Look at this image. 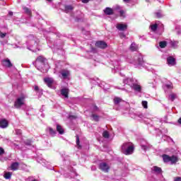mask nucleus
Masks as SVG:
<instances>
[{"label": "nucleus", "mask_w": 181, "mask_h": 181, "mask_svg": "<svg viewBox=\"0 0 181 181\" xmlns=\"http://www.w3.org/2000/svg\"><path fill=\"white\" fill-rule=\"evenodd\" d=\"M5 153V150L4 149V148L0 147V156H2V155H4Z\"/></svg>", "instance_id": "obj_41"}, {"label": "nucleus", "mask_w": 181, "mask_h": 181, "mask_svg": "<svg viewBox=\"0 0 181 181\" xmlns=\"http://www.w3.org/2000/svg\"><path fill=\"white\" fill-rule=\"evenodd\" d=\"M47 132H49V135H51V136H54V135H56V132L55 130H54L53 129H52V127H48L47 129Z\"/></svg>", "instance_id": "obj_24"}, {"label": "nucleus", "mask_w": 181, "mask_h": 181, "mask_svg": "<svg viewBox=\"0 0 181 181\" xmlns=\"http://www.w3.org/2000/svg\"><path fill=\"white\" fill-rule=\"evenodd\" d=\"M156 16L157 18H162V12H160V11L156 12Z\"/></svg>", "instance_id": "obj_39"}, {"label": "nucleus", "mask_w": 181, "mask_h": 181, "mask_svg": "<svg viewBox=\"0 0 181 181\" xmlns=\"http://www.w3.org/2000/svg\"><path fill=\"white\" fill-rule=\"evenodd\" d=\"M57 131L60 134V135H63V134H64V129L59 124L57 125Z\"/></svg>", "instance_id": "obj_23"}, {"label": "nucleus", "mask_w": 181, "mask_h": 181, "mask_svg": "<svg viewBox=\"0 0 181 181\" xmlns=\"http://www.w3.org/2000/svg\"><path fill=\"white\" fill-rule=\"evenodd\" d=\"M76 145L78 146V149H81V146L80 145V138L78 137V135L76 136Z\"/></svg>", "instance_id": "obj_29"}, {"label": "nucleus", "mask_w": 181, "mask_h": 181, "mask_svg": "<svg viewBox=\"0 0 181 181\" xmlns=\"http://www.w3.org/2000/svg\"><path fill=\"white\" fill-rule=\"evenodd\" d=\"M83 4H88L90 2V0H82Z\"/></svg>", "instance_id": "obj_47"}, {"label": "nucleus", "mask_w": 181, "mask_h": 181, "mask_svg": "<svg viewBox=\"0 0 181 181\" xmlns=\"http://www.w3.org/2000/svg\"><path fill=\"white\" fill-rule=\"evenodd\" d=\"M163 159L165 163H168L170 162L171 165H175V163H176L179 160V158H177V156H170L166 154L163 155Z\"/></svg>", "instance_id": "obj_3"}, {"label": "nucleus", "mask_w": 181, "mask_h": 181, "mask_svg": "<svg viewBox=\"0 0 181 181\" xmlns=\"http://www.w3.org/2000/svg\"><path fill=\"white\" fill-rule=\"evenodd\" d=\"M61 94L65 97V98H69V89L64 88L61 90Z\"/></svg>", "instance_id": "obj_19"}, {"label": "nucleus", "mask_w": 181, "mask_h": 181, "mask_svg": "<svg viewBox=\"0 0 181 181\" xmlns=\"http://www.w3.org/2000/svg\"><path fill=\"white\" fill-rule=\"evenodd\" d=\"M23 9L24 12L27 13V15H32V11L29 9L28 7H23Z\"/></svg>", "instance_id": "obj_28"}, {"label": "nucleus", "mask_w": 181, "mask_h": 181, "mask_svg": "<svg viewBox=\"0 0 181 181\" xmlns=\"http://www.w3.org/2000/svg\"><path fill=\"white\" fill-rule=\"evenodd\" d=\"M16 135H22V130L21 129H16Z\"/></svg>", "instance_id": "obj_43"}, {"label": "nucleus", "mask_w": 181, "mask_h": 181, "mask_svg": "<svg viewBox=\"0 0 181 181\" xmlns=\"http://www.w3.org/2000/svg\"><path fill=\"white\" fill-rule=\"evenodd\" d=\"M69 118H70V119H76V118H77V117L75 116V115H69Z\"/></svg>", "instance_id": "obj_45"}, {"label": "nucleus", "mask_w": 181, "mask_h": 181, "mask_svg": "<svg viewBox=\"0 0 181 181\" xmlns=\"http://www.w3.org/2000/svg\"><path fill=\"white\" fill-rule=\"evenodd\" d=\"M8 125H9V123L8 122V120H6V119H0V128H2L3 129L5 128H8Z\"/></svg>", "instance_id": "obj_10"}, {"label": "nucleus", "mask_w": 181, "mask_h": 181, "mask_svg": "<svg viewBox=\"0 0 181 181\" xmlns=\"http://www.w3.org/2000/svg\"><path fill=\"white\" fill-rule=\"evenodd\" d=\"M103 138H105L106 139H108L110 138V133L107 131L103 132Z\"/></svg>", "instance_id": "obj_32"}, {"label": "nucleus", "mask_w": 181, "mask_h": 181, "mask_svg": "<svg viewBox=\"0 0 181 181\" xmlns=\"http://www.w3.org/2000/svg\"><path fill=\"white\" fill-rule=\"evenodd\" d=\"M141 149H143V151H148V149H150L151 146H149L148 144V143H146L145 144H144L143 142L141 143Z\"/></svg>", "instance_id": "obj_22"}, {"label": "nucleus", "mask_w": 181, "mask_h": 181, "mask_svg": "<svg viewBox=\"0 0 181 181\" xmlns=\"http://www.w3.org/2000/svg\"><path fill=\"white\" fill-rule=\"evenodd\" d=\"M178 123L181 124V117L178 119Z\"/></svg>", "instance_id": "obj_51"}, {"label": "nucleus", "mask_w": 181, "mask_h": 181, "mask_svg": "<svg viewBox=\"0 0 181 181\" xmlns=\"http://www.w3.org/2000/svg\"><path fill=\"white\" fill-rule=\"evenodd\" d=\"M132 90H134L136 93H141L142 91V87L138 83H133L132 85Z\"/></svg>", "instance_id": "obj_9"}, {"label": "nucleus", "mask_w": 181, "mask_h": 181, "mask_svg": "<svg viewBox=\"0 0 181 181\" xmlns=\"http://www.w3.org/2000/svg\"><path fill=\"white\" fill-rule=\"evenodd\" d=\"M8 15H9L10 16H12L13 15V12L9 11V12H8Z\"/></svg>", "instance_id": "obj_49"}, {"label": "nucleus", "mask_w": 181, "mask_h": 181, "mask_svg": "<svg viewBox=\"0 0 181 181\" xmlns=\"http://www.w3.org/2000/svg\"><path fill=\"white\" fill-rule=\"evenodd\" d=\"M35 66L38 70H42L45 66V58L42 56L38 57L35 61Z\"/></svg>", "instance_id": "obj_4"}, {"label": "nucleus", "mask_w": 181, "mask_h": 181, "mask_svg": "<svg viewBox=\"0 0 181 181\" xmlns=\"http://www.w3.org/2000/svg\"><path fill=\"white\" fill-rule=\"evenodd\" d=\"M48 2H52L53 0H47Z\"/></svg>", "instance_id": "obj_55"}, {"label": "nucleus", "mask_w": 181, "mask_h": 181, "mask_svg": "<svg viewBox=\"0 0 181 181\" xmlns=\"http://www.w3.org/2000/svg\"><path fill=\"white\" fill-rule=\"evenodd\" d=\"M172 47H176L177 46V42H171Z\"/></svg>", "instance_id": "obj_44"}, {"label": "nucleus", "mask_w": 181, "mask_h": 181, "mask_svg": "<svg viewBox=\"0 0 181 181\" xmlns=\"http://www.w3.org/2000/svg\"><path fill=\"white\" fill-rule=\"evenodd\" d=\"M2 63H3V66H4L5 67L11 68L13 66L9 59H3Z\"/></svg>", "instance_id": "obj_15"}, {"label": "nucleus", "mask_w": 181, "mask_h": 181, "mask_svg": "<svg viewBox=\"0 0 181 181\" xmlns=\"http://www.w3.org/2000/svg\"><path fill=\"white\" fill-rule=\"evenodd\" d=\"M27 49L31 50V52H36L37 45H39V39L33 35H29L28 37Z\"/></svg>", "instance_id": "obj_1"}, {"label": "nucleus", "mask_w": 181, "mask_h": 181, "mask_svg": "<svg viewBox=\"0 0 181 181\" xmlns=\"http://www.w3.org/2000/svg\"><path fill=\"white\" fill-rule=\"evenodd\" d=\"M138 47H136V44L135 43H132L131 46H130V49L132 50V52H136V50H137Z\"/></svg>", "instance_id": "obj_27"}, {"label": "nucleus", "mask_w": 181, "mask_h": 181, "mask_svg": "<svg viewBox=\"0 0 181 181\" xmlns=\"http://www.w3.org/2000/svg\"><path fill=\"white\" fill-rule=\"evenodd\" d=\"M25 104V96L18 98L14 102L15 108H21Z\"/></svg>", "instance_id": "obj_5"}, {"label": "nucleus", "mask_w": 181, "mask_h": 181, "mask_svg": "<svg viewBox=\"0 0 181 181\" xmlns=\"http://www.w3.org/2000/svg\"><path fill=\"white\" fill-rule=\"evenodd\" d=\"M35 91H39V86H35L34 88Z\"/></svg>", "instance_id": "obj_48"}, {"label": "nucleus", "mask_w": 181, "mask_h": 181, "mask_svg": "<svg viewBox=\"0 0 181 181\" xmlns=\"http://www.w3.org/2000/svg\"><path fill=\"white\" fill-rule=\"evenodd\" d=\"M150 29L153 32H156V30L158 29V24H153L150 26Z\"/></svg>", "instance_id": "obj_30"}, {"label": "nucleus", "mask_w": 181, "mask_h": 181, "mask_svg": "<svg viewBox=\"0 0 181 181\" xmlns=\"http://www.w3.org/2000/svg\"><path fill=\"white\" fill-rule=\"evenodd\" d=\"M134 144L132 143H124L122 146V152L124 155H132L134 153Z\"/></svg>", "instance_id": "obj_2"}, {"label": "nucleus", "mask_w": 181, "mask_h": 181, "mask_svg": "<svg viewBox=\"0 0 181 181\" xmlns=\"http://www.w3.org/2000/svg\"><path fill=\"white\" fill-rule=\"evenodd\" d=\"M116 9H119V6H117L116 7Z\"/></svg>", "instance_id": "obj_53"}, {"label": "nucleus", "mask_w": 181, "mask_h": 181, "mask_svg": "<svg viewBox=\"0 0 181 181\" xmlns=\"http://www.w3.org/2000/svg\"><path fill=\"white\" fill-rule=\"evenodd\" d=\"M168 46V42L166 41H160L159 42V47L161 48V49H165V47Z\"/></svg>", "instance_id": "obj_26"}, {"label": "nucleus", "mask_w": 181, "mask_h": 181, "mask_svg": "<svg viewBox=\"0 0 181 181\" xmlns=\"http://www.w3.org/2000/svg\"><path fill=\"white\" fill-rule=\"evenodd\" d=\"M167 64L168 66H175L176 64V59L173 57H167Z\"/></svg>", "instance_id": "obj_12"}, {"label": "nucleus", "mask_w": 181, "mask_h": 181, "mask_svg": "<svg viewBox=\"0 0 181 181\" xmlns=\"http://www.w3.org/2000/svg\"><path fill=\"white\" fill-rule=\"evenodd\" d=\"M122 37H125V35H124V34H122Z\"/></svg>", "instance_id": "obj_56"}, {"label": "nucleus", "mask_w": 181, "mask_h": 181, "mask_svg": "<svg viewBox=\"0 0 181 181\" xmlns=\"http://www.w3.org/2000/svg\"><path fill=\"white\" fill-rule=\"evenodd\" d=\"M74 9V7L71 5H65L64 12L65 13H69V12H71Z\"/></svg>", "instance_id": "obj_17"}, {"label": "nucleus", "mask_w": 181, "mask_h": 181, "mask_svg": "<svg viewBox=\"0 0 181 181\" xmlns=\"http://www.w3.org/2000/svg\"><path fill=\"white\" fill-rule=\"evenodd\" d=\"M10 168L11 170H18V168H19V163H13Z\"/></svg>", "instance_id": "obj_21"}, {"label": "nucleus", "mask_w": 181, "mask_h": 181, "mask_svg": "<svg viewBox=\"0 0 181 181\" xmlns=\"http://www.w3.org/2000/svg\"><path fill=\"white\" fill-rule=\"evenodd\" d=\"M116 28L118 30L124 31V30H127L128 25H127V24L118 23L116 25Z\"/></svg>", "instance_id": "obj_13"}, {"label": "nucleus", "mask_w": 181, "mask_h": 181, "mask_svg": "<svg viewBox=\"0 0 181 181\" xmlns=\"http://www.w3.org/2000/svg\"><path fill=\"white\" fill-rule=\"evenodd\" d=\"M175 32L177 35H180L181 34V31H180V26H177L175 28Z\"/></svg>", "instance_id": "obj_37"}, {"label": "nucleus", "mask_w": 181, "mask_h": 181, "mask_svg": "<svg viewBox=\"0 0 181 181\" xmlns=\"http://www.w3.org/2000/svg\"><path fill=\"white\" fill-rule=\"evenodd\" d=\"M122 101V99H121L119 98H114V103H115V105H118V104H119V103H121Z\"/></svg>", "instance_id": "obj_31"}, {"label": "nucleus", "mask_w": 181, "mask_h": 181, "mask_svg": "<svg viewBox=\"0 0 181 181\" xmlns=\"http://www.w3.org/2000/svg\"><path fill=\"white\" fill-rule=\"evenodd\" d=\"M104 12L105 15H112L114 13V10L110 7H107L105 10Z\"/></svg>", "instance_id": "obj_20"}, {"label": "nucleus", "mask_w": 181, "mask_h": 181, "mask_svg": "<svg viewBox=\"0 0 181 181\" xmlns=\"http://www.w3.org/2000/svg\"><path fill=\"white\" fill-rule=\"evenodd\" d=\"M92 118L94 119V121H98L99 117L97 115H92Z\"/></svg>", "instance_id": "obj_38"}, {"label": "nucleus", "mask_w": 181, "mask_h": 181, "mask_svg": "<svg viewBox=\"0 0 181 181\" xmlns=\"http://www.w3.org/2000/svg\"><path fill=\"white\" fill-rule=\"evenodd\" d=\"M174 181H181V177H177L174 178Z\"/></svg>", "instance_id": "obj_46"}, {"label": "nucleus", "mask_w": 181, "mask_h": 181, "mask_svg": "<svg viewBox=\"0 0 181 181\" xmlns=\"http://www.w3.org/2000/svg\"><path fill=\"white\" fill-rule=\"evenodd\" d=\"M120 13L122 15L124 13V11L121 10Z\"/></svg>", "instance_id": "obj_52"}, {"label": "nucleus", "mask_w": 181, "mask_h": 181, "mask_svg": "<svg viewBox=\"0 0 181 181\" xmlns=\"http://www.w3.org/2000/svg\"><path fill=\"white\" fill-rule=\"evenodd\" d=\"M25 145H28V146H30L32 145V141L31 140H26L25 141Z\"/></svg>", "instance_id": "obj_40"}, {"label": "nucleus", "mask_w": 181, "mask_h": 181, "mask_svg": "<svg viewBox=\"0 0 181 181\" xmlns=\"http://www.w3.org/2000/svg\"><path fill=\"white\" fill-rule=\"evenodd\" d=\"M59 74L62 76V78L64 80H66L70 77V71H69V69H62L59 71Z\"/></svg>", "instance_id": "obj_8"}, {"label": "nucleus", "mask_w": 181, "mask_h": 181, "mask_svg": "<svg viewBox=\"0 0 181 181\" xmlns=\"http://www.w3.org/2000/svg\"><path fill=\"white\" fill-rule=\"evenodd\" d=\"M44 81L49 88H52V84H53L54 80L52 78H44Z\"/></svg>", "instance_id": "obj_14"}, {"label": "nucleus", "mask_w": 181, "mask_h": 181, "mask_svg": "<svg viewBox=\"0 0 181 181\" xmlns=\"http://www.w3.org/2000/svg\"><path fill=\"white\" fill-rule=\"evenodd\" d=\"M11 176H12V173L8 172L4 174L5 179H11Z\"/></svg>", "instance_id": "obj_34"}, {"label": "nucleus", "mask_w": 181, "mask_h": 181, "mask_svg": "<svg viewBox=\"0 0 181 181\" xmlns=\"http://www.w3.org/2000/svg\"><path fill=\"white\" fill-rule=\"evenodd\" d=\"M124 84H127V86H129V87H132V86L134 84V79L131 78H127L123 80Z\"/></svg>", "instance_id": "obj_16"}, {"label": "nucleus", "mask_w": 181, "mask_h": 181, "mask_svg": "<svg viewBox=\"0 0 181 181\" xmlns=\"http://www.w3.org/2000/svg\"><path fill=\"white\" fill-rule=\"evenodd\" d=\"M141 104L144 108H146V109L148 108V102L146 100L142 101Z\"/></svg>", "instance_id": "obj_36"}, {"label": "nucleus", "mask_w": 181, "mask_h": 181, "mask_svg": "<svg viewBox=\"0 0 181 181\" xmlns=\"http://www.w3.org/2000/svg\"><path fill=\"white\" fill-rule=\"evenodd\" d=\"M5 36H6V33H2L0 31V37H1V39H4Z\"/></svg>", "instance_id": "obj_42"}, {"label": "nucleus", "mask_w": 181, "mask_h": 181, "mask_svg": "<svg viewBox=\"0 0 181 181\" xmlns=\"http://www.w3.org/2000/svg\"><path fill=\"white\" fill-rule=\"evenodd\" d=\"M144 63V57L141 54L136 55L134 57V61L133 62V64L136 66H142Z\"/></svg>", "instance_id": "obj_6"}, {"label": "nucleus", "mask_w": 181, "mask_h": 181, "mask_svg": "<svg viewBox=\"0 0 181 181\" xmlns=\"http://www.w3.org/2000/svg\"><path fill=\"white\" fill-rule=\"evenodd\" d=\"M150 87L155 88L156 87V81H153V82H149Z\"/></svg>", "instance_id": "obj_35"}, {"label": "nucleus", "mask_w": 181, "mask_h": 181, "mask_svg": "<svg viewBox=\"0 0 181 181\" xmlns=\"http://www.w3.org/2000/svg\"><path fill=\"white\" fill-rule=\"evenodd\" d=\"M164 87L165 88H167V90H172V88H173V85L172 83L165 84Z\"/></svg>", "instance_id": "obj_33"}, {"label": "nucleus", "mask_w": 181, "mask_h": 181, "mask_svg": "<svg viewBox=\"0 0 181 181\" xmlns=\"http://www.w3.org/2000/svg\"><path fill=\"white\" fill-rule=\"evenodd\" d=\"M152 170L153 172H154V173H156L157 175H159V173H162V168L158 166L153 167Z\"/></svg>", "instance_id": "obj_18"}, {"label": "nucleus", "mask_w": 181, "mask_h": 181, "mask_svg": "<svg viewBox=\"0 0 181 181\" xmlns=\"http://www.w3.org/2000/svg\"><path fill=\"white\" fill-rule=\"evenodd\" d=\"M129 1H131V0H123V1L125 2L126 4L129 3Z\"/></svg>", "instance_id": "obj_50"}, {"label": "nucleus", "mask_w": 181, "mask_h": 181, "mask_svg": "<svg viewBox=\"0 0 181 181\" xmlns=\"http://www.w3.org/2000/svg\"><path fill=\"white\" fill-rule=\"evenodd\" d=\"M177 98V95L176 93H171L168 96V100H170V101H175Z\"/></svg>", "instance_id": "obj_25"}, {"label": "nucleus", "mask_w": 181, "mask_h": 181, "mask_svg": "<svg viewBox=\"0 0 181 181\" xmlns=\"http://www.w3.org/2000/svg\"><path fill=\"white\" fill-rule=\"evenodd\" d=\"M99 169L102 170V172H105V173H108L110 170V165L107 163L102 162L99 164Z\"/></svg>", "instance_id": "obj_7"}, {"label": "nucleus", "mask_w": 181, "mask_h": 181, "mask_svg": "<svg viewBox=\"0 0 181 181\" xmlns=\"http://www.w3.org/2000/svg\"><path fill=\"white\" fill-rule=\"evenodd\" d=\"M96 47H99L100 49H105L107 47V43L104 41H98L95 43Z\"/></svg>", "instance_id": "obj_11"}, {"label": "nucleus", "mask_w": 181, "mask_h": 181, "mask_svg": "<svg viewBox=\"0 0 181 181\" xmlns=\"http://www.w3.org/2000/svg\"><path fill=\"white\" fill-rule=\"evenodd\" d=\"M74 175H76V176H77V174L76 173V171H74L73 173Z\"/></svg>", "instance_id": "obj_54"}]
</instances>
